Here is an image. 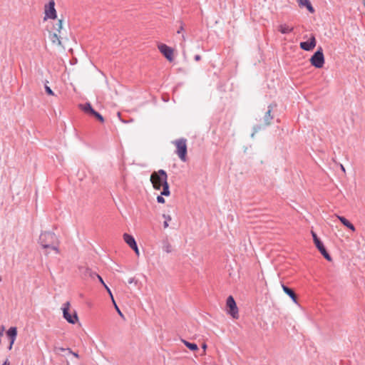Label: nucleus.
<instances>
[{
  "mask_svg": "<svg viewBox=\"0 0 365 365\" xmlns=\"http://www.w3.org/2000/svg\"><path fill=\"white\" fill-rule=\"evenodd\" d=\"M150 181L154 189L159 190L161 187L163 188L161 195L165 196L170 195V192L168 183V175L165 170H159L158 172H153L150 175Z\"/></svg>",
  "mask_w": 365,
  "mask_h": 365,
  "instance_id": "nucleus-1",
  "label": "nucleus"
},
{
  "mask_svg": "<svg viewBox=\"0 0 365 365\" xmlns=\"http://www.w3.org/2000/svg\"><path fill=\"white\" fill-rule=\"evenodd\" d=\"M56 240V235L49 232L42 233L39 237V242L43 248H52L56 252H58V248L55 246Z\"/></svg>",
  "mask_w": 365,
  "mask_h": 365,
  "instance_id": "nucleus-2",
  "label": "nucleus"
},
{
  "mask_svg": "<svg viewBox=\"0 0 365 365\" xmlns=\"http://www.w3.org/2000/svg\"><path fill=\"white\" fill-rule=\"evenodd\" d=\"M63 318L70 324H74L78 321L76 312L71 309L70 302L63 304L62 308Z\"/></svg>",
  "mask_w": 365,
  "mask_h": 365,
  "instance_id": "nucleus-3",
  "label": "nucleus"
},
{
  "mask_svg": "<svg viewBox=\"0 0 365 365\" xmlns=\"http://www.w3.org/2000/svg\"><path fill=\"white\" fill-rule=\"evenodd\" d=\"M175 145L176 146V153L180 158V159L185 162L187 160V145H186V140L185 139H180L176 140L175 143Z\"/></svg>",
  "mask_w": 365,
  "mask_h": 365,
  "instance_id": "nucleus-4",
  "label": "nucleus"
},
{
  "mask_svg": "<svg viewBox=\"0 0 365 365\" xmlns=\"http://www.w3.org/2000/svg\"><path fill=\"white\" fill-rule=\"evenodd\" d=\"M310 63L315 68H321L323 67L324 64V56L322 48H319L311 57Z\"/></svg>",
  "mask_w": 365,
  "mask_h": 365,
  "instance_id": "nucleus-5",
  "label": "nucleus"
},
{
  "mask_svg": "<svg viewBox=\"0 0 365 365\" xmlns=\"http://www.w3.org/2000/svg\"><path fill=\"white\" fill-rule=\"evenodd\" d=\"M226 312L233 319L239 318V310L234 298H227L226 302Z\"/></svg>",
  "mask_w": 365,
  "mask_h": 365,
  "instance_id": "nucleus-6",
  "label": "nucleus"
},
{
  "mask_svg": "<svg viewBox=\"0 0 365 365\" xmlns=\"http://www.w3.org/2000/svg\"><path fill=\"white\" fill-rule=\"evenodd\" d=\"M56 10L55 9V1L54 0H51L48 4H46L44 6V17L43 21H46L47 19H56Z\"/></svg>",
  "mask_w": 365,
  "mask_h": 365,
  "instance_id": "nucleus-7",
  "label": "nucleus"
},
{
  "mask_svg": "<svg viewBox=\"0 0 365 365\" xmlns=\"http://www.w3.org/2000/svg\"><path fill=\"white\" fill-rule=\"evenodd\" d=\"M158 48L168 61L171 62L173 61L174 51L171 47L167 46L165 43H160L158 44Z\"/></svg>",
  "mask_w": 365,
  "mask_h": 365,
  "instance_id": "nucleus-8",
  "label": "nucleus"
},
{
  "mask_svg": "<svg viewBox=\"0 0 365 365\" xmlns=\"http://www.w3.org/2000/svg\"><path fill=\"white\" fill-rule=\"evenodd\" d=\"M316 43L317 41L314 36H312L309 41L301 42L299 46L304 51H312L316 46Z\"/></svg>",
  "mask_w": 365,
  "mask_h": 365,
  "instance_id": "nucleus-9",
  "label": "nucleus"
},
{
  "mask_svg": "<svg viewBox=\"0 0 365 365\" xmlns=\"http://www.w3.org/2000/svg\"><path fill=\"white\" fill-rule=\"evenodd\" d=\"M6 336H8V338L10 340V344H9V346L8 349L9 350H11L12 349L13 344H14V341H15V340L16 339V336H17V329H16V327H10L6 331Z\"/></svg>",
  "mask_w": 365,
  "mask_h": 365,
  "instance_id": "nucleus-10",
  "label": "nucleus"
},
{
  "mask_svg": "<svg viewBox=\"0 0 365 365\" xmlns=\"http://www.w3.org/2000/svg\"><path fill=\"white\" fill-rule=\"evenodd\" d=\"M316 247L318 249V250L320 252V253L324 256V257L328 260L329 262L332 261L331 257L329 255V254L326 250L325 247L324 246L323 243L319 241L317 242V243L314 244Z\"/></svg>",
  "mask_w": 365,
  "mask_h": 365,
  "instance_id": "nucleus-11",
  "label": "nucleus"
},
{
  "mask_svg": "<svg viewBox=\"0 0 365 365\" xmlns=\"http://www.w3.org/2000/svg\"><path fill=\"white\" fill-rule=\"evenodd\" d=\"M49 38L51 40V41L52 42L53 44H55L56 46H62V43H61V41L60 39V36L58 35V33L56 32H53V33H51L49 34Z\"/></svg>",
  "mask_w": 365,
  "mask_h": 365,
  "instance_id": "nucleus-12",
  "label": "nucleus"
},
{
  "mask_svg": "<svg viewBox=\"0 0 365 365\" xmlns=\"http://www.w3.org/2000/svg\"><path fill=\"white\" fill-rule=\"evenodd\" d=\"M123 240L125 242V243L131 248L133 247H135V245H136V242H135V240L134 239V237L128 234V233H124L123 235Z\"/></svg>",
  "mask_w": 365,
  "mask_h": 365,
  "instance_id": "nucleus-13",
  "label": "nucleus"
},
{
  "mask_svg": "<svg viewBox=\"0 0 365 365\" xmlns=\"http://www.w3.org/2000/svg\"><path fill=\"white\" fill-rule=\"evenodd\" d=\"M293 30H294V27L292 26H289L287 24H282L279 25V26H278V31L283 34H289V33L292 32Z\"/></svg>",
  "mask_w": 365,
  "mask_h": 365,
  "instance_id": "nucleus-14",
  "label": "nucleus"
},
{
  "mask_svg": "<svg viewBox=\"0 0 365 365\" xmlns=\"http://www.w3.org/2000/svg\"><path fill=\"white\" fill-rule=\"evenodd\" d=\"M336 217L347 228L350 229L353 232L355 231V227L347 219H346L344 217L336 215Z\"/></svg>",
  "mask_w": 365,
  "mask_h": 365,
  "instance_id": "nucleus-15",
  "label": "nucleus"
},
{
  "mask_svg": "<svg viewBox=\"0 0 365 365\" xmlns=\"http://www.w3.org/2000/svg\"><path fill=\"white\" fill-rule=\"evenodd\" d=\"M278 287L279 289H282L284 294L288 295L289 297H296L294 292L292 289L284 286V284H279Z\"/></svg>",
  "mask_w": 365,
  "mask_h": 365,
  "instance_id": "nucleus-16",
  "label": "nucleus"
},
{
  "mask_svg": "<svg viewBox=\"0 0 365 365\" xmlns=\"http://www.w3.org/2000/svg\"><path fill=\"white\" fill-rule=\"evenodd\" d=\"M297 2L299 3L300 6H306L311 13H313L314 11L309 0H297Z\"/></svg>",
  "mask_w": 365,
  "mask_h": 365,
  "instance_id": "nucleus-17",
  "label": "nucleus"
},
{
  "mask_svg": "<svg viewBox=\"0 0 365 365\" xmlns=\"http://www.w3.org/2000/svg\"><path fill=\"white\" fill-rule=\"evenodd\" d=\"M80 108L86 113H90L91 115L93 113L94 110L92 108L90 103H86L84 105H80Z\"/></svg>",
  "mask_w": 365,
  "mask_h": 365,
  "instance_id": "nucleus-18",
  "label": "nucleus"
},
{
  "mask_svg": "<svg viewBox=\"0 0 365 365\" xmlns=\"http://www.w3.org/2000/svg\"><path fill=\"white\" fill-rule=\"evenodd\" d=\"M272 108H269L267 112L265 113L264 115V121L266 125H269L271 123V120L272 119V116L271 115Z\"/></svg>",
  "mask_w": 365,
  "mask_h": 365,
  "instance_id": "nucleus-19",
  "label": "nucleus"
},
{
  "mask_svg": "<svg viewBox=\"0 0 365 365\" xmlns=\"http://www.w3.org/2000/svg\"><path fill=\"white\" fill-rule=\"evenodd\" d=\"M182 342L190 350L195 351L197 350L198 347L197 345L195 343H190L189 341H187L185 340H182Z\"/></svg>",
  "mask_w": 365,
  "mask_h": 365,
  "instance_id": "nucleus-20",
  "label": "nucleus"
},
{
  "mask_svg": "<svg viewBox=\"0 0 365 365\" xmlns=\"http://www.w3.org/2000/svg\"><path fill=\"white\" fill-rule=\"evenodd\" d=\"M62 28H63L62 20L59 19V20H58V22L55 25H53V30L55 31V32L59 34L61 32Z\"/></svg>",
  "mask_w": 365,
  "mask_h": 365,
  "instance_id": "nucleus-21",
  "label": "nucleus"
},
{
  "mask_svg": "<svg viewBox=\"0 0 365 365\" xmlns=\"http://www.w3.org/2000/svg\"><path fill=\"white\" fill-rule=\"evenodd\" d=\"M163 217L165 219V221L163 222V227L164 228H168L169 227V222L172 220V217L169 215H163Z\"/></svg>",
  "mask_w": 365,
  "mask_h": 365,
  "instance_id": "nucleus-22",
  "label": "nucleus"
},
{
  "mask_svg": "<svg viewBox=\"0 0 365 365\" xmlns=\"http://www.w3.org/2000/svg\"><path fill=\"white\" fill-rule=\"evenodd\" d=\"M48 83V81H46L45 83V85H44V88H45V90H46V92L48 95L49 96H54V93L53 91L51 89V88L47 85Z\"/></svg>",
  "mask_w": 365,
  "mask_h": 365,
  "instance_id": "nucleus-23",
  "label": "nucleus"
},
{
  "mask_svg": "<svg viewBox=\"0 0 365 365\" xmlns=\"http://www.w3.org/2000/svg\"><path fill=\"white\" fill-rule=\"evenodd\" d=\"M93 115V116H95L99 121H101V123H103L104 122V118H103V116L98 113V112L96 111H93V113L91 114Z\"/></svg>",
  "mask_w": 365,
  "mask_h": 365,
  "instance_id": "nucleus-24",
  "label": "nucleus"
},
{
  "mask_svg": "<svg viewBox=\"0 0 365 365\" xmlns=\"http://www.w3.org/2000/svg\"><path fill=\"white\" fill-rule=\"evenodd\" d=\"M111 299H112V302H113V304H114V306H115V308L116 311L118 312V314H119L120 317H123V315L122 312H120V309L118 308V307L117 306V304H116V303H115V301L114 298H111Z\"/></svg>",
  "mask_w": 365,
  "mask_h": 365,
  "instance_id": "nucleus-25",
  "label": "nucleus"
},
{
  "mask_svg": "<svg viewBox=\"0 0 365 365\" xmlns=\"http://www.w3.org/2000/svg\"><path fill=\"white\" fill-rule=\"evenodd\" d=\"M311 233H312V237H313V240H314V244L317 243V242L321 241V240L318 238V237H317V234H316L314 231H312V232H311Z\"/></svg>",
  "mask_w": 365,
  "mask_h": 365,
  "instance_id": "nucleus-26",
  "label": "nucleus"
},
{
  "mask_svg": "<svg viewBox=\"0 0 365 365\" xmlns=\"http://www.w3.org/2000/svg\"><path fill=\"white\" fill-rule=\"evenodd\" d=\"M163 195H158L157 197V201L159 203H165V199L163 197Z\"/></svg>",
  "mask_w": 365,
  "mask_h": 365,
  "instance_id": "nucleus-27",
  "label": "nucleus"
},
{
  "mask_svg": "<svg viewBox=\"0 0 365 365\" xmlns=\"http://www.w3.org/2000/svg\"><path fill=\"white\" fill-rule=\"evenodd\" d=\"M131 249H133L134 250V252H135V253L136 254L137 256L140 255V251L138 250L137 244L135 245V247H131Z\"/></svg>",
  "mask_w": 365,
  "mask_h": 365,
  "instance_id": "nucleus-28",
  "label": "nucleus"
},
{
  "mask_svg": "<svg viewBox=\"0 0 365 365\" xmlns=\"http://www.w3.org/2000/svg\"><path fill=\"white\" fill-rule=\"evenodd\" d=\"M68 351L72 354L73 356H75L76 358H79V355L78 353L76 352H73L71 349L68 348Z\"/></svg>",
  "mask_w": 365,
  "mask_h": 365,
  "instance_id": "nucleus-29",
  "label": "nucleus"
},
{
  "mask_svg": "<svg viewBox=\"0 0 365 365\" xmlns=\"http://www.w3.org/2000/svg\"><path fill=\"white\" fill-rule=\"evenodd\" d=\"M106 289H107V290H108V294L110 295V297H113V295H112V293H111L110 290V289H109L106 286Z\"/></svg>",
  "mask_w": 365,
  "mask_h": 365,
  "instance_id": "nucleus-30",
  "label": "nucleus"
},
{
  "mask_svg": "<svg viewBox=\"0 0 365 365\" xmlns=\"http://www.w3.org/2000/svg\"><path fill=\"white\" fill-rule=\"evenodd\" d=\"M195 58L196 61H199L200 59V56L197 55Z\"/></svg>",
  "mask_w": 365,
  "mask_h": 365,
  "instance_id": "nucleus-31",
  "label": "nucleus"
},
{
  "mask_svg": "<svg viewBox=\"0 0 365 365\" xmlns=\"http://www.w3.org/2000/svg\"><path fill=\"white\" fill-rule=\"evenodd\" d=\"M297 299H298V298H292V301H293L294 303H297Z\"/></svg>",
  "mask_w": 365,
  "mask_h": 365,
  "instance_id": "nucleus-32",
  "label": "nucleus"
},
{
  "mask_svg": "<svg viewBox=\"0 0 365 365\" xmlns=\"http://www.w3.org/2000/svg\"><path fill=\"white\" fill-rule=\"evenodd\" d=\"M58 349H59L60 351H66V350H67V351H68V349H64V348H58Z\"/></svg>",
  "mask_w": 365,
  "mask_h": 365,
  "instance_id": "nucleus-33",
  "label": "nucleus"
},
{
  "mask_svg": "<svg viewBox=\"0 0 365 365\" xmlns=\"http://www.w3.org/2000/svg\"><path fill=\"white\" fill-rule=\"evenodd\" d=\"M98 279H100V281H101L103 284H104V282H103V281L102 278H101L99 275L98 276Z\"/></svg>",
  "mask_w": 365,
  "mask_h": 365,
  "instance_id": "nucleus-34",
  "label": "nucleus"
},
{
  "mask_svg": "<svg viewBox=\"0 0 365 365\" xmlns=\"http://www.w3.org/2000/svg\"><path fill=\"white\" fill-rule=\"evenodd\" d=\"M341 170H342L344 172H345V168H344V167L342 165H341Z\"/></svg>",
  "mask_w": 365,
  "mask_h": 365,
  "instance_id": "nucleus-35",
  "label": "nucleus"
},
{
  "mask_svg": "<svg viewBox=\"0 0 365 365\" xmlns=\"http://www.w3.org/2000/svg\"><path fill=\"white\" fill-rule=\"evenodd\" d=\"M3 365H9L8 361H6L3 364Z\"/></svg>",
  "mask_w": 365,
  "mask_h": 365,
  "instance_id": "nucleus-36",
  "label": "nucleus"
},
{
  "mask_svg": "<svg viewBox=\"0 0 365 365\" xmlns=\"http://www.w3.org/2000/svg\"><path fill=\"white\" fill-rule=\"evenodd\" d=\"M202 347H203L204 349H205V348H206V345H205V344H204Z\"/></svg>",
  "mask_w": 365,
  "mask_h": 365,
  "instance_id": "nucleus-37",
  "label": "nucleus"
}]
</instances>
